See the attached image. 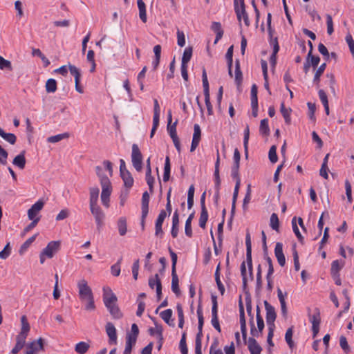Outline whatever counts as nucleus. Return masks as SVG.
Here are the masks:
<instances>
[{
    "mask_svg": "<svg viewBox=\"0 0 354 354\" xmlns=\"http://www.w3.org/2000/svg\"><path fill=\"white\" fill-rule=\"evenodd\" d=\"M67 137H68L67 133L57 134L56 136L48 137L47 140L48 142L55 143V142H59L62 139L67 138Z\"/></svg>",
    "mask_w": 354,
    "mask_h": 354,
    "instance_id": "680f3d73",
    "label": "nucleus"
},
{
    "mask_svg": "<svg viewBox=\"0 0 354 354\" xmlns=\"http://www.w3.org/2000/svg\"><path fill=\"white\" fill-rule=\"evenodd\" d=\"M203 86L204 90L205 102L207 106V113L209 115H212L213 108L210 102L209 98V82L207 80V73L205 68L203 70L202 74Z\"/></svg>",
    "mask_w": 354,
    "mask_h": 354,
    "instance_id": "39448f33",
    "label": "nucleus"
},
{
    "mask_svg": "<svg viewBox=\"0 0 354 354\" xmlns=\"http://www.w3.org/2000/svg\"><path fill=\"white\" fill-rule=\"evenodd\" d=\"M197 316L198 319V333L196 337L195 342V353L196 354H202V337H203V326L204 324V318L201 306L199 305L197 308Z\"/></svg>",
    "mask_w": 354,
    "mask_h": 354,
    "instance_id": "f03ea898",
    "label": "nucleus"
},
{
    "mask_svg": "<svg viewBox=\"0 0 354 354\" xmlns=\"http://www.w3.org/2000/svg\"><path fill=\"white\" fill-rule=\"evenodd\" d=\"M122 258L120 257L118 261L111 267V272L113 276L118 277L120 274V264L122 263Z\"/></svg>",
    "mask_w": 354,
    "mask_h": 354,
    "instance_id": "603ef678",
    "label": "nucleus"
},
{
    "mask_svg": "<svg viewBox=\"0 0 354 354\" xmlns=\"http://www.w3.org/2000/svg\"><path fill=\"white\" fill-rule=\"evenodd\" d=\"M264 306L266 310V322L268 326L274 327V322L277 315L274 308L271 306L267 301H264Z\"/></svg>",
    "mask_w": 354,
    "mask_h": 354,
    "instance_id": "ddd939ff",
    "label": "nucleus"
},
{
    "mask_svg": "<svg viewBox=\"0 0 354 354\" xmlns=\"http://www.w3.org/2000/svg\"><path fill=\"white\" fill-rule=\"evenodd\" d=\"M201 137V127L198 124L194 125V134L192 141L190 151L193 152L198 146Z\"/></svg>",
    "mask_w": 354,
    "mask_h": 354,
    "instance_id": "dca6fc26",
    "label": "nucleus"
},
{
    "mask_svg": "<svg viewBox=\"0 0 354 354\" xmlns=\"http://www.w3.org/2000/svg\"><path fill=\"white\" fill-rule=\"evenodd\" d=\"M21 332L18 335L19 336H21L22 337L26 338L28 336V333L30 330V325L28 322L27 318L25 315H23L21 317Z\"/></svg>",
    "mask_w": 354,
    "mask_h": 354,
    "instance_id": "a878e982",
    "label": "nucleus"
},
{
    "mask_svg": "<svg viewBox=\"0 0 354 354\" xmlns=\"http://www.w3.org/2000/svg\"><path fill=\"white\" fill-rule=\"evenodd\" d=\"M248 349L251 354H261L262 350L254 337L248 339Z\"/></svg>",
    "mask_w": 354,
    "mask_h": 354,
    "instance_id": "5701e85b",
    "label": "nucleus"
},
{
    "mask_svg": "<svg viewBox=\"0 0 354 354\" xmlns=\"http://www.w3.org/2000/svg\"><path fill=\"white\" fill-rule=\"evenodd\" d=\"M0 69L1 70L8 69L9 71L12 70L11 62L9 60L5 59L1 55H0Z\"/></svg>",
    "mask_w": 354,
    "mask_h": 354,
    "instance_id": "6e6d98bb",
    "label": "nucleus"
},
{
    "mask_svg": "<svg viewBox=\"0 0 354 354\" xmlns=\"http://www.w3.org/2000/svg\"><path fill=\"white\" fill-rule=\"evenodd\" d=\"M307 106L308 108V117L310 120L315 121V112L316 110L315 104L311 102H308Z\"/></svg>",
    "mask_w": 354,
    "mask_h": 354,
    "instance_id": "338daca9",
    "label": "nucleus"
},
{
    "mask_svg": "<svg viewBox=\"0 0 354 354\" xmlns=\"http://www.w3.org/2000/svg\"><path fill=\"white\" fill-rule=\"evenodd\" d=\"M131 161L134 168L140 171L142 168V156L136 144L132 145Z\"/></svg>",
    "mask_w": 354,
    "mask_h": 354,
    "instance_id": "423d86ee",
    "label": "nucleus"
},
{
    "mask_svg": "<svg viewBox=\"0 0 354 354\" xmlns=\"http://www.w3.org/2000/svg\"><path fill=\"white\" fill-rule=\"evenodd\" d=\"M172 122V115L171 111L169 110L167 114V131L171 138L177 137L176 133V125L178 123V120H176L173 124Z\"/></svg>",
    "mask_w": 354,
    "mask_h": 354,
    "instance_id": "6ab92c4d",
    "label": "nucleus"
},
{
    "mask_svg": "<svg viewBox=\"0 0 354 354\" xmlns=\"http://www.w3.org/2000/svg\"><path fill=\"white\" fill-rule=\"evenodd\" d=\"M60 247V242L53 241L48 243L46 247L43 249L41 252L46 254V257L51 259L54 257L55 254L57 252Z\"/></svg>",
    "mask_w": 354,
    "mask_h": 354,
    "instance_id": "f8f14e48",
    "label": "nucleus"
},
{
    "mask_svg": "<svg viewBox=\"0 0 354 354\" xmlns=\"http://www.w3.org/2000/svg\"><path fill=\"white\" fill-rule=\"evenodd\" d=\"M12 164L20 169H24L26 166L25 151H22L13 159Z\"/></svg>",
    "mask_w": 354,
    "mask_h": 354,
    "instance_id": "393cba45",
    "label": "nucleus"
},
{
    "mask_svg": "<svg viewBox=\"0 0 354 354\" xmlns=\"http://www.w3.org/2000/svg\"><path fill=\"white\" fill-rule=\"evenodd\" d=\"M77 286L80 299L85 304V310H94L95 309L94 297L88 282L84 279H82L77 281Z\"/></svg>",
    "mask_w": 354,
    "mask_h": 354,
    "instance_id": "f257e3e1",
    "label": "nucleus"
},
{
    "mask_svg": "<svg viewBox=\"0 0 354 354\" xmlns=\"http://www.w3.org/2000/svg\"><path fill=\"white\" fill-rule=\"evenodd\" d=\"M68 69L72 75L75 77V81L80 80L81 74L79 69L74 65L68 64Z\"/></svg>",
    "mask_w": 354,
    "mask_h": 354,
    "instance_id": "0e129e2a",
    "label": "nucleus"
},
{
    "mask_svg": "<svg viewBox=\"0 0 354 354\" xmlns=\"http://www.w3.org/2000/svg\"><path fill=\"white\" fill-rule=\"evenodd\" d=\"M106 332L109 338V343L115 344L117 343V333L112 323L108 322L106 324Z\"/></svg>",
    "mask_w": 354,
    "mask_h": 354,
    "instance_id": "aec40b11",
    "label": "nucleus"
},
{
    "mask_svg": "<svg viewBox=\"0 0 354 354\" xmlns=\"http://www.w3.org/2000/svg\"><path fill=\"white\" fill-rule=\"evenodd\" d=\"M236 17L239 22H241V19L243 18L244 24L246 26H250V20L248 17V15L245 10V8H236V10H235Z\"/></svg>",
    "mask_w": 354,
    "mask_h": 354,
    "instance_id": "b1692460",
    "label": "nucleus"
},
{
    "mask_svg": "<svg viewBox=\"0 0 354 354\" xmlns=\"http://www.w3.org/2000/svg\"><path fill=\"white\" fill-rule=\"evenodd\" d=\"M176 34L178 45L180 47H183L185 45V36L184 32L178 30Z\"/></svg>",
    "mask_w": 354,
    "mask_h": 354,
    "instance_id": "69168bd1",
    "label": "nucleus"
},
{
    "mask_svg": "<svg viewBox=\"0 0 354 354\" xmlns=\"http://www.w3.org/2000/svg\"><path fill=\"white\" fill-rule=\"evenodd\" d=\"M194 217V212H192L187 218L185 222V233L188 237H192V221Z\"/></svg>",
    "mask_w": 354,
    "mask_h": 354,
    "instance_id": "c9c22d12",
    "label": "nucleus"
},
{
    "mask_svg": "<svg viewBox=\"0 0 354 354\" xmlns=\"http://www.w3.org/2000/svg\"><path fill=\"white\" fill-rule=\"evenodd\" d=\"M102 193H101V201L102 205L106 207H109L110 196L112 192V185L110 180H107L106 178L102 180Z\"/></svg>",
    "mask_w": 354,
    "mask_h": 354,
    "instance_id": "7ed1b4c3",
    "label": "nucleus"
},
{
    "mask_svg": "<svg viewBox=\"0 0 354 354\" xmlns=\"http://www.w3.org/2000/svg\"><path fill=\"white\" fill-rule=\"evenodd\" d=\"M344 266V263H340L339 261L338 260H335V261H333L331 263V274L333 275H336L338 274V272H339V270L342 269V268Z\"/></svg>",
    "mask_w": 354,
    "mask_h": 354,
    "instance_id": "8fccbe9b",
    "label": "nucleus"
},
{
    "mask_svg": "<svg viewBox=\"0 0 354 354\" xmlns=\"http://www.w3.org/2000/svg\"><path fill=\"white\" fill-rule=\"evenodd\" d=\"M136 341L134 340V338L131 339V337H126V345L124 351V354H131L133 346L136 344Z\"/></svg>",
    "mask_w": 354,
    "mask_h": 354,
    "instance_id": "3c124183",
    "label": "nucleus"
},
{
    "mask_svg": "<svg viewBox=\"0 0 354 354\" xmlns=\"http://www.w3.org/2000/svg\"><path fill=\"white\" fill-rule=\"evenodd\" d=\"M316 313L313 315H309V320L312 324V326L314 325H319L320 324V317H319V311L317 308Z\"/></svg>",
    "mask_w": 354,
    "mask_h": 354,
    "instance_id": "bf43d9fd",
    "label": "nucleus"
},
{
    "mask_svg": "<svg viewBox=\"0 0 354 354\" xmlns=\"http://www.w3.org/2000/svg\"><path fill=\"white\" fill-rule=\"evenodd\" d=\"M47 93H55L57 91V82L54 79H48L45 85Z\"/></svg>",
    "mask_w": 354,
    "mask_h": 354,
    "instance_id": "a19ab883",
    "label": "nucleus"
},
{
    "mask_svg": "<svg viewBox=\"0 0 354 354\" xmlns=\"http://www.w3.org/2000/svg\"><path fill=\"white\" fill-rule=\"evenodd\" d=\"M193 53V48L192 46H188L185 48L183 52L181 64L182 65H187L188 62L190 61Z\"/></svg>",
    "mask_w": 354,
    "mask_h": 354,
    "instance_id": "473e14b6",
    "label": "nucleus"
},
{
    "mask_svg": "<svg viewBox=\"0 0 354 354\" xmlns=\"http://www.w3.org/2000/svg\"><path fill=\"white\" fill-rule=\"evenodd\" d=\"M170 171H171L170 160H169V156H167L165 158V167H164V174H163L164 182H167L169 180Z\"/></svg>",
    "mask_w": 354,
    "mask_h": 354,
    "instance_id": "ea45409f",
    "label": "nucleus"
},
{
    "mask_svg": "<svg viewBox=\"0 0 354 354\" xmlns=\"http://www.w3.org/2000/svg\"><path fill=\"white\" fill-rule=\"evenodd\" d=\"M270 225L273 230L279 232V221L277 214L272 213L270 216Z\"/></svg>",
    "mask_w": 354,
    "mask_h": 354,
    "instance_id": "c03bdc74",
    "label": "nucleus"
},
{
    "mask_svg": "<svg viewBox=\"0 0 354 354\" xmlns=\"http://www.w3.org/2000/svg\"><path fill=\"white\" fill-rule=\"evenodd\" d=\"M271 19L272 15L270 13H268L267 16V26L268 31L270 36V44L273 46V50L274 51V53H277L279 50V46L278 44L277 37H273L274 30L272 29L271 27Z\"/></svg>",
    "mask_w": 354,
    "mask_h": 354,
    "instance_id": "9d476101",
    "label": "nucleus"
},
{
    "mask_svg": "<svg viewBox=\"0 0 354 354\" xmlns=\"http://www.w3.org/2000/svg\"><path fill=\"white\" fill-rule=\"evenodd\" d=\"M259 132L263 136H267L270 134V129L268 126V119L261 120L259 127Z\"/></svg>",
    "mask_w": 354,
    "mask_h": 354,
    "instance_id": "4c0bfd02",
    "label": "nucleus"
},
{
    "mask_svg": "<svg viewBox=\"0 0 354 354\" xmlns=\"http://www.w3.org/2000/svg\"><path fill=\"white\" fill-rule=\"evenodd\" d=\"M212 320L211 323L213 327L218 331L221 332V326L218 322V303H217V297L215 295H212Z\"/></svg>",
    "mask_w": 354,
    "mask_h": 354,
    "instance_id": "0eeeda50",
    "label": "nucleus"
},
{
    "mask_svg": "<svg viewBox=\"0 0 354 354\" xmlns=\"http://www.w3.org/2000/svg\"><path fill=\"white\" fill-rule=\"evenodd\" d=\"M44 203L41 200H39L28 210V217L30 220L36 219L40 211L43 209Z\"/></svg>",
    "mask_w": 354,
    "mask_h": 354,
    "instance_id": "4468645a",
    "label": "nucleus"
},
{
    "mask_svg": "<svg viewBox=\"0 0 354 354\" xmlns=\"http://www.w3.org/2000/svg\"><path fill=\"white\" fill-rule=\"evenodd\" d=\"M26 338L17 335L16 337V344L11 351L12 354H17L24 348L26 344Z\"/></svg>",
    "mask_w": 354,
    "mask_h": 354,
    "instance_id": "c756f323",
    "label": "nucleus"
},
{
    "mask_svg": "<svg viewBox=\"0 0 354 354\" xmlns=\"http://www.w3.org/2000/svg\"><path fill=\"white\" fill-rule=\"evenodd\" d=\"M43 349L44 339L40 337L37 341H33L26 345L24 354H35L37 351Z\"/></svg>",
    "mask_w": 354,
    "mask_h": 354,
    "instance_id": "9b49d317",
    "label": "nucleus"
},
{
    "mask_svg": "<svg viewBox=\"0 0 354 354\" xmlns=\"http://www.w3.org/2000/svg\"><path fill=\"white\" fill-rule=\"evenodd\" d=\"M118 298L109 287L103 288V301L109 311L117 306Z\"/></svg>",
    "mask_w": 354,
    "mask_h": 354,
    "instance_id": "20e7f679",
    "label": "nucleus"
},
{
    "mask_svg": "<svg viewBox=\"0 0 354 354\" xmlns=\"http://www.w3.org/2000/svg\"><path fill=\"white\" fill-rule=\"evenodd\" d=\"M292 230H293L294 233L295 234L296 236L297 237L299 241L301 243L303 244L304 243V238L301 235V234L300 233L299 230V228L297 227V223H296V217H294L292 219Z\"/></svg>",
    "mask_w": 354,
    "mask_h": 354,
    "instance_id": "49530a36",
    "label": "nucleus"
},
{
    "mask_svg": "<svg viewBox=\"0 0 354 354\" xmlns=\"http://www.w3.org/2000/svg\"><path fill=\"white\" fill-rule=\"evenodd\" d=\"M11 253V248L10 245V243H8L3 250L0 252V258L2 259H6Z\"/></svg>",
    "mask_w": 354,
    "mask_h": 354,
    "instance_id": "e2e57ef3",
    "label": "nucleus"
},
{
    "mask_svg": "<svg viewBox=\"0 0 354 354\" xmlns=\"http://www.w3.org/2000/svg\"><path fill=\"white\" fill-rule=\"evenodd\" d=\"M138 334H139V328H138L137 324H133L131 325V332L127 333L126 337L127 338L131 337V339L134 338V340L136 341Z\"/></svg>",
    "mask_w": 354,
    "mask_h": 354,
    "instance_id": "864d4df0",
    "label": "nucleus"
},
{
    "mask_svg": "<svg viewBox=\"0 0 354 354\" xmlns=\"http://www.w3.org/2000/svg\"><path fill=\"white\" fill-rule=\"evenodd\" d=\"M180 349L182 354H187L188 349L186 344V333H183L179 344Z\"/></svg>",
    "mask_w": 354,
    "mask_h": 354,
    "instance_id": "5fc2aeb1",
    "label": "nucleus"
},
{
    "mask_svg": "<svg viewBox=\"0 0 354 354\" xmlns=\"http://www.w3.org/2000/svg\"><path fill=\"white\" fill-rule=\"evenodd\" d=\"M120 176L124 181V186L131 188L133 185V178L129 171H123Z\"/></svg>",
    "mask_w": 354,
    "mask_h": 354,
    "instance_id": "2f4dec72",
    "label": "nucleus"
},
{
    "mask_svg": "<svg viewBox=\"0 0 354 354\" xmlns=\"http://www.w3.org/2000/svg\"><path fill=\"white\" fill-rule=\"evenodd\" d=\"M243 80L242 72L240 68L239 61H236V68H235V82L238 86L241 84Z\"/></svg>",
    "mask_w": 354,
    "mask_h": 354,
    "instance_id": "37998d69",
    "label": "nucleus"
},
{
    "mask_svg": "<svg viewBox=\"0 0 354 354\" xmlns=\"http://www.w3.org/2000/svg\"><path fill=\"white\" fill-rule=\"evenodd\" d=\"M137 4L139 9V17L143 23L147 22L146 6L142 0H137Z\"/></svg>",
    "mask_w": 354,
    "mask_h": 354,
    "instance_id": "7c9ffc66",
    "label": "nucleus"
},
{
    "mask_svg": "<svg viewBox=\"0 0 354 354\" xmlns=\"http://www.w3.org/2000/svg\"><path fill=\"white\" fill-rule=\"evenodd\" d=\"M109 313L113 319H120L123 315L118 305L111 309Z\"/></svg>",
    "mask_w": 354,
    "mask_h": 354,
    "instance_id": "052dcab7",
    "label": "nucleus"
},
{
    "mask_svg": "<svg viewBox=\"0 0 354 354\" xmlns=\"http://www.w3.org/2000/svg\"><path fill=\"white\" fill-rule=\"evenodd\" d=\"M239 314H240L241 330L243 338L244 339H245L246 336H247L246 321H245V317L244 307H243V304L241 300L239 301Z\"/></svg>",
    "mask_w": 354,
    "mask_h": 354,
    "instance_id": "f3484780",
    "label": "nucleus"
},
{
    "mask_svg": "<svg viewBox=\"0 0 354 354\" xmlns=\"http://www.w3.org/2000/svg\"><path fill=\"white\" fill-rule=\"evenodd\" d=\"M100 189L97 187L89 188V205L97 204Z\"/></svg>",
    "mask_w": 354,
    "mask_h": 354,
    "instance_id": "bb28decb",
    "label": "nucleus"
},
{
    "mask_svg": "<svg viewBox=\"0 0 354 354\" xmlns=\"http://www.w3.org/2000/svg\"><path fill=\"white\" fill-rule=\"evenodd\" d=\"M156 325V333L157 335V338L158 339V349L160 350L162 346L163 343V335H162V331L163 328L161 325H158L156 323H155Z\"/></svg>",
    "mask_w": 354,
    "mask_h": 354,
    "instance_id": "a18cd8bd",
    "label": "nucleus"
},
{
    "mask_svg": "<svg viewBox=\"0 0 354 354\" xmlns=\"http://www.w3.org/2000/svg\"><path fill=\"white\" fill-rule=\"evenodd\" d=\"M268 157L271 162L275 163L277 160V147L276 146L273 145L270 147L268 153Z\"/></svg>",
    "mask_w": 354,
    "mask_h": 354,
    "instance_id": "13d9d810",
    "label": "nucleus"
},
{
    "mask_svg": "<svg viewBox=\"0 0 354 354\" xmlns=\"http://www.w3.org/2000/svg\"><path fill=\"white\" fill-rule=\"evenodd\" d=\"M0 136L10 145H15L17 141L16 136L12 133H6L3 131L0 134Z\"/></svg>",
    "mask_w": 354,
    "mask_h": 354,
    "instance_id": "79ce46f5",
    "label": "nucleus"
},
{
    "mask_svg": "<svg viewBox=\"0 0 354 354\" xmlns=\"http://www.w3.org/2000/svg\"><path fill=\"white\" fill-rule=\"evenodd\" d=\"M90 347L89 342H80L75 346V351L78 354H85Z\"/></svg>",
    "mask_w": 354,
    "mask_h": 354,
    "instance_id": "c85d7f7f",
    "label": "nucleus"
},
{
    "mask_svg": "<svg viewBox=\"0 0 354 354\" xmlns=\"http://www.w3.org/2000/svg\"><path fill=\"white\" fill-rule=\"evenodd\" d=\"M346 41L348 44L352 56L354 58V40L352 36L351 35H347L346 36Z\"/></svg>",
    "mask_w": 354,
    "mask_h": 354,
    "instance_id": "774afa93",
    "label": "nucleus"
},
{
    "mask_svg": "<svg viewBox=\"0 0 354 354\" xmlns=\"http://www.w3.org/2000/svg\"><path fill=\"white\" fill-rule=\"evenodd\" d=\"M118 228L120 236L126 234L127 228V220L124 217H120L118 221Z\"/></svg>",
    "mask_w": 354,
    "mask_h": 354,
    "instance_id": "58836bf2",
    "label": "nucleus"
},
{
    "mask_svg": "<svg viewBox=\"0 0 354 354\" xmlns=\"http://www.w3.org/2000/svg\"><path fill=\"white\" fill-rule=\"evenodd\" d=\"M274 254L277 259L279 264L281 266H284L286 264V258L283 252V244L277 242L274 248Z\"/></svg>",
    "mask_w": 354,
    "mask_h": 354,
    "instance_id": "a211bd4d",
    "label": "nucleus"
},
{
    "mask_svg": "<svg viewBox=\"0 0 354 354\" xmlns=\"http://www.w3.org/2000/svg\"><path fill=\"white\" fill-rule=\"evenodd\" d=\"M219 165H220V156L219 151L217 150V158L215 162V169H214V181H215V189L217 192L219 191L220 185H221V178L219 176Z\"/></svg>",
    "mask_w": 354,
    "mask_h": 354,
    "instance_id": "4be33fe9",
    "label": "nucleus"
},
{
    "mask_svg": "<svg viewBox=\"0 0 354 354\" xmlns=\"http://www.w3.org/2000/svg\"><path fill=\"white\" fill-rule=\"evenodd\" d=\"M291 109H287L285 107V104L283 102L281 104L280 107V111L284 118L285 122L286 124H289L290 123L291 119H290V113H291Z\"/></svg>",
    "mask_w": 354,
    "mask_h": 354,
    "instance_id": "e433bc0d",
    "label": "nucleus"
},
{
    "mask_svg": "<svg viewBox=\"0 0 354 354\" xmlns=\"http://www.w3.org/2000/svg\"><path fill=\"white\" fill-rule=\"evenodd\" d=\"M326 67V64L324 63L322 65L319 66V68L316 70L314 78H313V82L317 84V87L319 85V81H320V77L324 73L325 69Z\"/></svg>",
    "mask_w": 354,
    "mask_h": 354,
    "instance_id": "f704fd0d",
    "label": "nucleus"
},
{
    "mask_svg": "<svg viewBox=\"0 0 354 354\" xmlns=\"http://www.w3.org/2000/svg\"><path fill=\"white\" fill-rule=\"evenodd\" d=\"M292 333H293L292 328L290 327V328H288V330L286 332V335H285V339L290 348H292V346L294 345L293 341L292 339Z\"/></svg>",
    "mask_w": 354,
    "mask_h": 354,
    "instance_id": "4d7b16f0",
    "label": "nucleus"
},
{
    "mask_svg": "<svg viewBox=\"0 0 354 354\" xmlns=\"http://www.w3.org/2000/svg\"><path fill=\"white\" fill-rule=\"evenodd\" d=\"M172 313H173L171 309H167L165 310L162 311L160 314V316L167 324L174 326V324H171L170 323V319L172 316Z\"/></svg>",
    "mask_w": 354,
    "mask_h": 354,
    "instance_id": "09e8293b",
    "label": "nucleus"
},
{
    "mask_svg": "<svg viewBox=\"0 0 354 354\" xmlns=\"http://www.w3.org/2000/svg\"><path fill=\"white\" fill-rule=\"evenodd\" d=\"M257 322L258 330L255 328L254 317L250 319V333L253 337H258L264 328V322L261 315H257Z\"/></svg>",
    "mask_w": 354,
    "mask_h": 354,
    "instance_id": "6e6552de",
    "label": "nucleus"
},
{
    "mask_svg": "<svg viewBox=\"0 0 354 354\" xmlns=\"http://www.w3.org/2000/svg\"><path fill=\"white\" fill-rule=\"evenodd\" d=\"M149 194L147 192H145L142 197V221L145 220L149 212Z\"/></svg>",
    "mask_w": 354,
    "mask_h": 354,
    "instance_id": "412c9836",
    "label": "nucleus"
},
{
    "mask_svg": "<svg viewBox=\"0 0 354 354\" xmlns=\"http://www.w3.org/2000/svg\"><path fill=\"white\" fill-rule=\"evenodd\" d=\"M89 206L91 212L95 218L97 228H100L103 223L104 214L97 204L91 205Z\"/></svg>",
    "mask_w": 354,
    "mask_h": 354,
    "instance_id": "1a4fd4ad",
    "label": "nucleus"
},
{
    "mask_svg": "<svg viewBox=\"0 0 354 354\" xmlns=\"http://www.w3.org/2000/svg\"><path fill=\"white\" fill-rule=\"evenodd\" d=\"M211 28L216 34L214 41V44H216L222 38L223 35L221 24L219 22H213Z\"/></svg>",
    "mask_w": 354,
    "mask_h": 354,
    "instance_id": "cd10ccee",
    "label": "nucleus"
},
{
    "mask_svg": "<svg viewBox=\"0 0 354 354\" xmlns=\"http://www.w3.org/2000/svg\"><path fill=\"white\" fill-rule=\"evenodd\" d=\"M171 290L176 295H178L180 294L179 280L176 272H171Z\"/></svg>",
    "mask_w": 354,
    "mask_h": 354,
    "instance_id": "72a5a7b5",
    "label": "nucleus"
},
{
    "mask_svg": "<svg viewBox=\"0 0 354 354\" xmlns=\"http://www.w3.org/2000/svg\"><path fill=\"white\" fill-rule=\"evenodd\" d=\"M208 220V212L207 209H201V212L199 218V226L201 228H205L206 223Z\"/></svg>",
    "mask_w": 354,
    "mask_h": 354,
    "instance_id": "de8ad7c7",
    "label": "nucleus"
},
{
    "mask_svg": "<svg viewBox=\"0 0 354 354\" xmlns=\"http://www.w3.org/2000/svg\"><path fill=\"white\" fill-rule=\"evenodd\" d=\"M167 216V212L165 210H161L155 224V235L157 236H162L163 234V231L162 229V225Z\"/></svg>",
    "mask_w": 354,
    "mask_h": 354,
    "instance_id": "2eb2a0df",
    "label": "nucleus"
}]
</instances>
